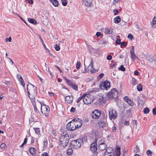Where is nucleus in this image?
Listing matches in <instances>:
<instances>
[{
    "instance_id": "1",
    "label": "nucleus",
    "mask_w": 156,
    "mask_h": 156,
    "mask_svg": "<svg viewBox=\"0 0 156 156\" xmlns=\"http://www.w3.org/2000/svg\"><path fill=\"white\" fill-rule=\"evenodd\" d=\"M36 87L31 83H30L28 84L27 87V90L28 94V96L29 98L31 100L34 106V110L35 112L37 114L39 113V111L37 110V107H39L40 104H36L35 103V97L37 94Z\"/></svg>"
},
{
    "instance_id": "2",
    "label": "nucleus",
    "mask_w": 156,
    "mask_h": 156,
    "mask_svg": "<svg viewBox=\"0 0 156 156\" xmlns=\"http://www.w3.org/2000/svg\"><path fill=\"white\" fill-rule=\"evenodd\" d=\"M84 141H87V138L84 136L82 138L72 141L71 144L74 148L76 149H78Z\"/></svg>"
},
{
    "instance_id": "3",
    "label": "nucleus",
    "mask_w": 156,
    "mask_h": 156,
    "mask_svg": "<svg viewBox=\"0 0 156 156\" xmlns=\"http://www.w3.org/2000/svg\"><path fill=\"white\" fill-rule=\"evenodd\" d=\"M60 145L63 147H66L68 144L69 140V136L68 134L64 133L62 135L60 138Z\"/></svg>"
},
{
    "instance_id": "4",
    "label": "nucleus",
    "mask_w": 156,
    "mask_h": 156,
    "mask_svg": "<svg viewBox=\"0 0 156 156\" xmlns=\"http://www.w3.org/2000/svg\"><path fill=\"white\" fill-rule=\"evenodd\" d=\"M118 92L115 88H113L107 94V96L109 99H116L118 97Z\"/></svg>"
},
{
    "instance_id": "5",
    "label": "nucleus",
    "mask_w": 156,
    "mask_h": 156,
    "mask_svg": "<svg viewBox=\"0 0 156 156\" xmlns=\"http://www.w3.org/2000/svg\"><path fill=\"white\" fill-rule=\"evenodd\" d=\"M39 107H41V112L42 114H44L46 117L48 116L49 112L50 111L49 107L45 105H39Z\"/></svg>"
},
{
    "instance_id": "6",
    "label": "nucleus",
    "mask_w": 156,
    "mask_h": 156,
    "mask_svg": "<svg viewBox=\"0 0 156 156\" xmlns=\"http://www.w3.org/2000/svg\"><path fill=\"white\" fill-rule=\"evenodd\" d=\"M93 98L91 97L90 95L89 94H84L83 101L84 103L86 105L91 104L93 101Z\"/></svg>"
},
{
    "instance_id": "7",
    "label": "nucleus",
    "mask_w": 156,
    "mask_h": 156,
    "mask_svg": "<svg viewBox=\"0 0 156 156\" xmlns=\"http://www.w3.org/2000/svg\"><path fill=\"white\" fill-rule=\"evenodd\" d=\"M64 79L67 83L68 85L71 87L75 91H78V87L77 85H76L75 83L71 80H69L67 79L65 77Z\"/></svg>"
},
{
    "instance_id": "8",
    "label": "nucleus",
    "mask_w": 156,
    "mask_h": 156,
    "mask_svg": "<svg viewBox=\"0 0 156 156\" xmlns=\"http://www.w3.org/2000/svg\"><path fill=\"white\" fill-rule=\"evenodd\" d=\"M109 119L112 120V119H115L117 116V112L115 110L112 108H110L109 110Z\"/></svg>"
},
{
    "instance_id": "9",
    "label": "nucleus",
    "mask_w": 156,
    "mask_h": 156,
    "mask_svg": "<svg viewBox=\"0 0 156 156\" xmlns=\"http://www.w3.org/2000/svg\"><path fill=\"white\" fill-rule=\"evenodd\" d=\"M100 87L102 89L108 90L110 87V82L107 81H105L103 83H100Z\"/></svg>"
},
{
    "instance_id": "10",
    "label": "nucleus",
    "mask_w": 156,
    "mask_h": 156,
    "mask_svg": "<svg viewBox=\"0 0 156 156\" xmlns=\"http://www.w3.org/2000/svg\"><path fill=\"white\" fill-rule=\"evenodd\" d=\"M67 129L70 131H73L76 129L74 122L68 123L67 125Z\"/></svg>"
},
{
    "instance_id": "11",
    "label": "nucleus",
    "mask_w": 156,
    "mask_h": 156,
    "mask_svg": "<svg viewBox=\"0 0 156 156\" xmlns=\"http://www.w3.org/2000/svg\"><path fill=\"white\" fill-rule=\"evenodd\" d=\"M101 114L100 111L97 110H95L92 113V117L93 119H97L100 117Z\"/></svg>"
},
{
    "instance_id": "12",
    "label": "nucleus",
    "mask_w": 156,
    "mask_h": 156,
    "mask_svg": "<svg viewBox=\"0 0 156 156\" xmlns=\"http://www.w3.org/2000/svg\"><path fill=\"white\" fill-rule=\"evenodd\" d=\"M97 149V144L96 143L94 142L91 144L90 145V150L93 153H95L94 156H96L97 155L96 151Z\"/></svg>"
},
{
    "instance_id": "13",
    "label": "nucleus",
    "mask_w": 156,
    "mask_h": 156,
    "mask_svg": "<svg viewBox=\"0 0 156 156\" xmlns=\"http://www.w3.org/2000/svg\"><path fill=\"white\" fill-rule=\"evenodd\" d=\"M93 60L92 59L90 64L88 67V69L90 70V72L92 73H96L97 71V70L94 69L93 67Z\"/></svg>"
},
{
    "instance_id": "14",
    "label": "nucleus",
    "mask_w": 156,
    "mask_h": 156,
    "mask_svg": "<svg viewBox=\"0 0 156 156\" xmlns=\"http://www.w3.org/2000/svg\"><path fill=\"white\" fill-rule=\"evenodd\" d=\"M74 121L73 122L76 126V128L80 127L82 125V120L80 119H78L77 120L76 119V121H75V119H74Z\"/></svg>"
},
{
    "instance_id": "15",
    "label": "nucleus",
    "mask_w": 156,
    "mask_h": 156,
    "mask_svg": "<svg viewBox=\"0 0 156 156\" xmlns=\"http://www.w3.org/2000/svg\"><path fill=\"white\" fill-rule=\"evenodd\" d=\"M73 100V96L72 95H68L66 97L65 101L68 103L70 104L72 102Z\"/></svg>"
},
{
    "instance_id": "16",
    "label": "nucleus",
    "mask_w": 156,
    "mask_h": 156,
    "mask_svg": "<svg viewBox=\"0 0 156 156\" xmlns=\"http://www.w3.org/2000/svg\"><path fill=\"white\" fill-rule=\"evenodd\" d=\"M112 148H107L105 150V153L104 154V156H111V153L112 152Z\"/></svg>"
},
{
    "instance_id": "17",
    "label": "nucleus",
    "mask_w": 156,
    "mask_h": 156,
    "mask_svg": "<svg viewBox=\"0 0 156 156\" xmlns=\"http://www.w3.org/2000/svg\"><path fill=\"white\" fill-rule=\"evenodd\" d=\"M130 53L132 60L134 61L135 59L137 58V57L134 52V49H130Z\"/></svg>"
},
{
    "instance_id": "18",
    "label": "nucleus",
    "mask_w": 156,
    "mask_h": 156,
    "mask_svg": "<svg viewBox=\"0 0 156 156\" xmlns=\"http://www.w3.org/2000/svg\"><path fill=\"white\" fill-rule=\"evenodd\" d=\"M29 151L30 154L33 155H36V149L34 147H30L29 149Z\"/></svg>"
},
{
    "instance_id": "19",
    "label": "nucleus",
    "mask_w": 156,
    "mask_h": 156,
    "mask_svg": "<svg viewBox=\"0 0 156 156\" xmlns=\"http://www.w3.org/2000/svg\"><path fill=\"white\" fill-rule=\"evenodd\" d=\"M106 145L105 144H100L98 148L101 151L104 150L106 147Z\"/></svg>"
},
{
    "instance_id": "20",
    "label": "nucleus",
    "mask_w": 156,
    "mask_h": 156,
    "mask_svg": "<svg viewBox=\"0 0 156 156\" xmlns=\"http://www.w3.org/2000/svg\"><path fill=\"white\" fill-rule=\"evenodd\" d=\"M121 21V18L120 16H118L114 19V23H118Z\"/></svg>"
},
{
    "instance_id": "21",
    "label": "nucleus",
    "mask_w": 156,
    "mask_h": 156,
    "mask_svg": "<svg viewBox=\"0 0 156 156\" xmlns=\"http://www.w3.org/2000/svg\"><path fill=\"white\" fill-rule=\"evenodd\" d=\"M28 21L30 23L33 24H37V21L34 19L31 18H28Z\"/></svg>"
},
{
    "instance_id": "22",
    "label": "nucleus",
    "mask_w": 156,
    "mask_h": 156,
    "mask_svg": "<svg viewBox=\"0 0 156 156\" xmlns=\"http://www.w3.org/2000/svg\"><path fill=\"white\" fill-rule=\"evenodd\" d=\"M113 31V30L112 28H106L104 32L106 34H111Z\"/></svg>"
},
{
    "instance_id": "23",
    "label": "nucleus",
    "mask_w": 156,
    "mask_h": 156,
    "mask_svg": "<svg viewBox=\"0 0 156 156\" xmlns=\"http://www.w3.org/2000/svg\"><path fill=\"white\" fill-rule=\"evenodd\" d=\"M50 1L55 7L57 6L58 5V2L57 0H50Z\"/></svg>"
},
{
    "instance_id": "24",
    "label": "nucleus",
    "mask_w": 156,
    "mask_h": 156,
    "mask_svg": "<svg viewBox=\"0 0 156 156\" xmlns=\"http://www.w3.org/2000/svg\"><path fill=\"white\" fill-rule=\"evenodd\" d=\"M84 3L85 5L89 7H91L92 5V2L90 1H88L87 0H85L84 1Z\"/></svg>"
},
{
    "instance_id": "25",
    "label": "nucleus",
    "mask_w": 156,
    "mask_h": 156,
    "mask_svg": "<svg viewBox=\"0 0 156 156\" xmlns=\"http://www.w3.org/2000/svg\"><path fill=\"white\" fill-rule=\"evenodd\" d=\"M17 76L18 77H19V76H20V79H19V80L21 83L22 86H24L25 85V83L21 75H18Z\"/></svg>"
},
{
    "instance_id": "26",
    "label": "nucleus",
    "mask_w": 156,
    "mask_h": 156,
    "mask_svg": "<svg viewBox=\"0 0 156 156\" xmlns=\"http://www.w3.org/2000/svg\"><path fill=\"white\" fill-rule=\"evenodd\" d=\"M120 147L117 148L115 151L116 152V156H120Z\"/></svg>"
},
{
    "instance_id": "27",
    "label": "nucleus",
    "mask_w": 156,
    "mask_h": 156,
    "mask_svg": "<svg viewBox=\"0 0 156 156\" xmlns=\"http://www.w3.org/2000/svg\"><path fill=\"white\" fill-rule=\"evenodd\" d=\"M99 125L100 127H103L105 126L106 125V122L105 121L100 122L99 123Z\"/></svg>"
},
{
    "instance_id": "28",
    "label": "nucleus",
    "mask_w": 156,
    "mask_h": 156,
    "mask_svg": "<svg viewBox=\"0 0 156 156\" xmlns=\"http://www.w3.org/2000/svg\"><path fill=\"white\" fill-rule=\"evenodd\" d=\"M137 89L138 91H141L142 89V86L141 84H140L137 86Z\"/></svg>"
},
{
    "instance_id": "29",
    "label": "nucleus",
    "mask_w": 156,
    "mask_h": 156,
    "mask_svg": "<svg viewBox=\"0 0 156 156\" xmlns=\"http://www.w3.org/2000/svg\"><path fill=\"white\" fill-rule=\"evenodd\" d=\"M132 84L133 85H135L137 83V80L134 78H132Z\"/></svg>"
},
{
    "instance_id": "30",
    "label": "nucleus",
    "mask_w": 156,
    "mask_h": 156,
    "mask_svg": "<svg viewBox=\"0 0 156 156\" xmlns=\"http://www.w3.org/2000/svg\"><path fill=\"white\" fill-rule=\"evenodd\" d=\"M119 70H121L122 71H125L126 69L124 67V66L122 65H121L120 67L118 68Z\"/></svg>"
},
{
    "instance_id": "31",
    "label": "nucleus",
    "mask_w": 156,
    "mask_h": 156,
    "mask_svg": "<svg viewBox=\"0 0 156 156\" xmlns=\"http://www.w3.org/2000/svg\"><path fill=\"white\" fill-rule=\"evenodd\" d=\"M84 98V94L81 96H80L79 98L76 101V102L77 103L79 102L83 99Z\"/></svg>"
},
{
    "instance_id": "32",
    "label": "nucleus",
    "mask_w": 156,
    "mask_h": 156,
    "mask_svg": "<svg viewBox=\"0 0 156 156\" xmlns=\"http://www.w3.org/2000/svg\"><path fill=\"white\" fill-rule=\"evenodd\" d=\"M156 23V15H155L154 18L152 20V27H154V26H153V25H154Z\"/></svg>"
},
{
    "instance_id": "33",
    "label": "nucleus",
    "mask_w": 156,
    "mask_h": 156,
    "mask_svg": "<svg viewBox=\"0 0 156 156\" xmlns=\"http://www.w3.org/2000/svg\"><path fill=\"white\" fill-rule=\"evenodd\" d=\"M73 153V150L72 149L70 148L68 149L67 151V154H68L70 155L72 154Z\"/></svg>"
},
{
    "instance_id": "34",
    "label": "nucleus",
    "mask_w": 156,
    "mask_h": 156,
    "mask_svg": "<svg viewBox=\"0 0 156 156\" xmlns=\"http://www.w3.org/2000/svg\"><path fill=\"white\" fill-rule=\"evenodd\" d=\"M149 109L147 108H145L144 109V113L145 114H147L149 112Z\"/></svg>"
},
{
    "instance_id": "35",
    "label": "nucleus",
    "mask_w": 156,
    "mask_h": 156,
    "mask_svg": "<svg viewBox=\"0 0 156 156\" xmlns=\"http://www.w3.org/2000/svg\"><path fill=\"white\" fill-rule=\"evenodd\" d=\"M127 103L130 106H133V101L130 99L129 100Z\"/></svg>"
},
{
    "instance_id": "36",
    "label": "nucleus",
    "mask_w": 156,
    "mask_h": 156,
    "mask_svg": "<svg viewBox=\"0 0 156 156\" xmlns=\"http://www.w3.org/2000/svg\"><path fill=\"white\" fill-rule=\"evenodd\" d=\"M6 147V145L5 143H3L1 144L0 147L2 149H4Z\"/></svg>"
},
{
    "instance_id": "37",
    "label": "nucleus",
    "mask_w": 156,
    "mask_h": 156,
    "mask_svg": "<svg viewBox=\"0 0 156 156\" xmlns=\"http://www.w3.org/2000/svg\"><path fill=\"white\" fill-rule=\"evenodd\" d=\"M35 133L37 134H40V131L38 128H35L34 129Z\"/></svg>"
},
{
    "instance_id": "38",
    "label": "nucleus",
    "mask_w": 156,
    "mask_h": 156,
    "mask_svg": "<svg viewBox=\"0 0 156 156\" xmlns=\"http://www.w3.org/2000/svg\"><path fill=\"white\" fill-rule=\"evenodd\" d=\"M128 38L130 40H132L134 38L133 36L131 34H129L127 36Z\"/></svg>"
},
{
    "instance_id": "39",
    "label": "nucleus",
    "mask_w": 156,
    "mask_h": 156,
    "mask_svg": "<svg viewBox=\"0 0 156 156\" xmlns=\"http://www.w3.org/2000/svg\"><path fill=\"white\" fill-rule=\"evenodd\" d=\"M120 44L121 46H122L124 47H126L127 46V43L124 41L121 42Z\"/></svg>"
},
{
    "instance_id": "40",
    "label": "nucleus",
    "mask_w": 156,
    "mask_h": 156,
    "mask_svg": "<svg viewBox=\"0 0 156 156\" xmlns=\"http://www.w3.org/2000/svg\"><path fill=\"white\" fill-rule=\"evenodd\" d=\"M62 2V5L64 6H66L67 4V3L66 2V0H61Z\"/></svg>"
},
{
    "instance_id": "41",
    "label": "nucleus",
    "mask_w": 156,
    "mask_h": 156,
    "mask_svg": "<svg viewBox=\"0 0 156 156\" xmlns=\"http://www.w3.org/2000/svg\"><path fill=\"white\" fill-rule=\"evenodd\" d=\"M115 43L119 45L121 43V41L119 39H117Z\"/></svg>"
},
{
    "instance_id": "42",
    "label": "nucleus",
    "mask_w": 156,
    "mask_h": 156,
    "mask_svg": "<svg viewBox=\"0 0 156 156\" xmlns=\"http://www.w3.org/2000/svg\"><path fill=\"white\" fill-rule=\"evenodd\" d=\"M18 15L19 17L20 18V19L22 20L28 26L27 24V23L26 21L22 18L20 16H19L18 14Z\"/></svg>"
},
{
    "instance_id": "43",
    "label": "nucleus",
    "mask_w": 156,
    "mask_h": 156,
    "mask_svg": "<svg viewBox=\"0 0 156 156\" xmlns=\"http://www.w3.org/2000/svg\"><path fill=\"white\" fill-rule=\"evenodd\" d=\"M146 153L148 156H151V155L152 152L151 151L148 150L147 151Z\"/></svg>"
},
{
    "instance_id": "44",
    "label": "nucleus",
    "mask_w": 156,
    "mask_h": 156,
    "mask_svg": "<svg viewBox=\"0 0 156 156\" xmlns=\"http://www.w3.org/2000/svg\"><path fill=\"white\" fill-rule=\"evenodd\" d=\"M104 139H103L100 140L99 141V143L100 144H105L104 143Z\"/></svg>"
},
{
    "instance_id": "45",
    "label": "nucleus",
    "mask_w": 156,
    "mask_h": 156,
    "mask_svg": "<svg viewBox=\"0 0 156 156\" xmlns=\"http://www.w3.org/2000/svg\"><path fill=\"white\" fill-rule=\"evenodd\" d=\"M12 39L11 37H10L9 38H6L5 39V41L6 42L9 41V42H10L11 41Z\"/></svg>"
},
{
    "instance_id": "46",
    "label": "nucleus",
    "mask_w": 156,
    "mask_h": 156,
    "mask_svg": "<svg viewBox=\"0 0 156 156\" xmlns=\"http://www.w3.org/2000/svg\"><path fill=\"white\" fill-rule=\"evenodd\" d=\"M80 62H77L76 65V68L77 69H78L80 66Z\"/></svg>"
},
{
    "instance_id": "47",
    "label": "nucleus",
    "mask_w": 156,
    "mask_h": 156,
    "mask_svg": "<svg viewBox=\"0 0 156 156\" xmlns=\"http://www.w3.org/2000/svg\"><path fill=\"white\" fill-rule=\"evenodd\" d=\"M54 48L55 49H60V48L58 44H55L54 45Z\"/></svg>"
},
{
    "instance_id": "48",
    "label": "nucleus",
    "mask_w": 156,
    "mask_h": 156,
    "mask_svg": "<svg viewBox=\"0 0 156 156\" xmlns=\"http://www.w3.org/2000/svg\"><path fill=\"white\" fill-rule=\"evenodd\" d=\"M96 35L98 37H100L101 35V34L100 32H98L96 33Z\"/></svg>"
},
{
    "instance_id": "49",
    "label": "nucleus",
    "mask_w": 156,
    "mask_h": 156,
    "mask_svg": "<svg viewBox=\"0 0 156 156\" xmlns=\"http://www.w3.org/2000/svg\"><path fill=\"white\" fill-rule=\"evenodd\" d=\"M41 156H48V154L46 152H44L41 155Z\"/></svg>"
},
{
    "instance_id": "50",
    "label": "nucleus",
    "mask_w": 156,
    "mask_h": 156,
    "mask_svg": "<svg viewBox=\"0 0 156 156\" xmlns=\"http://www.w3.org/2000/svg\"><path fill=\"white\" fill-rule=\"evenodd\" d=\"M75 111V108L72 107L70 109V111L71 112H74Z\"/></svg>"
},
{
    "instance_id": "51",
    "label": "nucleus",
    "mask_w": 156,
    "mask_h": 156,
    "mask_svg": "<svg viewBox=\"0 0 156 156\" xmlns=\"http://www.w3.org/2000/svg\"><path fill=\"white\" fill-rule=\"evenodd\" d=\"M112 58V56L111 55H108L107 57V60H109L111 59Z\"/></svg>"
},
{
    "instance_id": "52",
    "label": "nucleus",
    "mask_w": 156,
    "mask_h": 156,
    "mask_svg": "<svg viewBox=\"0 0 156 156\" xmlns=\"http://www.w3.org/2000/svg\"><path fill=\"white\" fill-rule=\"evenodd\" d=\"M113 11L114 13V14L115 15L117 14V13L118 12V10L116 9L114 10Z\"/></svg>"
},
{
    "instance_id": "53",
    "label": "nucleus",
    "mask_w": 156,
    "mask_h": 156,
    "mask_svg": "<svg viewBox=\"0 0 156 156\" xmlns=\"http://www.w3.org/2000/svg\"><path fill=\"white\" fill-rule=\"evenodd\" d=\"M129 99H130L127 96H126L124 98V100L125 101L127 102L128 101H129Z\"/></svg>"
},
{
    "instance_id": "54",
    "label": "nucleus",
    "mask_w": 156,
    "mask_h": 156,
    "mask_svg": "<svg viewBox=\"0 0 156 156\" xmlns=\"http://www.w3.org/2000/svg\"><path fill=\"white\" fill-rule=\"evenodd\" d=\"M153 113L154 115L156 114V109L155 108H154L153 109Z\"/></svg>"
},
{
    "instance_id": "55",
    "label": "nucleus",
    "mask_w": 156,
    "mask_h": 156,
    "mask_svg": "<svg viewBox=\"0 0 156 156\" xmlns=\"http://www.w3.org/2000/svg\"><path fill=\"white\" fill-rule=\"evenodd\" d=\"M27 137H26L25 139H24V141H23V144H26V143H27Z\"/></svg>"
},
{
    "instance_id": "56",
    "label": "nucleus",
    "mask_w": 156,
    "mask_h": 156,
    "mask_svg": "<svg viewBox=\"0 0 156 156\" xmlns=\"http://www.w3.org/2000/svg\"><path fill=\"white\" fill-rule=\"evenodd\" d=\"M104 76V74L103 73H101L99 75V77H100V78H101L103 76Z\"/></svg>"
},
{
    "instance_id": "57",
    "label": "nucleus",
    "mask_w": 156,
    "mask_h": 156,
    "mask_svg": "<svg viewBox=\"0 0 156 156\" xmlns=\"http://www.w3.org/2000/svg\"><path fill=\"white\" fill-rule=\"evenodd\" d=\"M28 2L30 4H33L34 2L33 0H28Z\"/></svg>"
},
{
    "instance_id": "58",
    "label": "nucleus",
    "mask_w": 156,
    "mask_h": 156,
    "mask_svg": "<svg viewBox=\"0 0 156 156\" xmlns=\"http://www.w3.org/2000/svg\"><path fill=\"white\" fill-rule=\"evenodd\" d=\"M55 66V67H56L57 69H58L60 71V72L61 73L62 72V70L58 66Z\"/></svg>"
},
{
    "instance_id": "59",
    "label": "nucleus",
    "mask_w": 156,
    "mask_h": 156,
    "mask_svg": "<svg viewBox=\"0 0 156 156\" xmlns=\"http://www.w3.org/2000/svg\"><path fill=\"white\" fill-rule=\"evenodd\" d=\"M124 124L125 125H129V122L128 121H126L124 122Z\"/></svg>"
},
{
    "instance_id": "60",
    "label": "nucleus",
    "mask_w": 156,
    "mask_h": 156,
    "mask_svg": "<svg viewBox=\"0 0 156 156\" xmlns=\"http://www.w3.org/2000/svg\"><path fill=\"white\" fill-rule=\"evenodd\" d=\"M49 95L50 96H52L54 95V94L52 92H49Z\"/></svg>"
},
{
    "instance_id": "61",
    "label": "nucleus",
    "mask_w": 156,
    "mask_h": 156,
    "mask_svg": "<svg viewBox=\"0 0 156 156\" xmlns=\"http://www.w3.org/2000/svg\"><path fill=\"white\" fill-rule=\"evenodd\" d=\"M101 117H102L103 119H105V115L104 113L103 114H101Z\"/></svg>"
},
{
    "instance_id": "62",
    "label": "nucleus",
    "mask_w": 156,
    "mask_h": 156,
    "mask_svg": "<svg viewBox=\"0 0 156 156\" xmlns=\"http://www.w3.org/2000/svg\"><path fill=\"white\" fill-rule=\"evenodd\" d=\"M65 90H62L61 91V93L64 96H65L66 94L64 93V92H65Z\"/></svg>"
},
{
    "instance_id": "63",
    "label": "nucleus",
    "mask_w": 156,
    "mask_h": 156,
    "mask_svg": "<svg viewBox=\"0 0 156 156\" xmlns=\"http://www.w3.org/2000/svg\"><path fill=\"white\" fill-rule=\"evenodd\" d=\"M134 73L135 75H138L139 72L137 71L136 70L135 71Z\"/></svg>"
},
{
    "instance_id": "64",
    "label": "nucleus",
    "mask_w": 156,
    "mask_h": 156,
    "mask_svg": "<svg viewBox=\"0 0 156 156\" xmlns=\"http://www.w3.org/2000/svg\"><path fill=\"white\" fill-rule=\"evenodd\" d=\"M7 85H8L9 84V82L8 81H6L4 82Z\"/></svg>"
}]
</instances>
